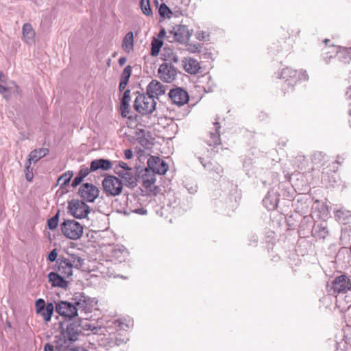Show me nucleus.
Instances as JSON below:
<instances>
[{"instance_id":"nucleus-31","label":"nucleus","mask_w":351,"mask_h":351,"mask_svg":"<svg viewBox=\"0 0 351 351\" xmlns=\"http://www.w3.org/2000/svg\"><path fill=\"white\" fill-rule=\"evenodd\" d=\"M297 75V71L293 70L289 67H286L281 71L280 77L288 80L291 78L296 79Z\"/></svg>"},{"instance_id":"nucleus-26","label":"nucleus","mask_w":351,"mask_h":351,"mask_svg":"<svg viewBox=\"0 0 351 351\" xmlns=\"http://www.w3.org/2000/svg\"><path fill=\"white\" fill-rule=\"evenodd\" d=\"M112 256L120 262L125 261L129 255L128 251L123 246L117 245L112 249Z\"/></svg>"},{"instance_id":"nucleus-60","label":"nucleus","mask_w":351,"mask_h":351,"mask_svg":"<svg viewBox=\"0 0 351 351\" xmlns=\"http://www.w3.org/2000/svg\"><path fill=\"white\" fill-rule=\"evenodd\" d=\"M154 3H155L156 5H158V0H155V1H154Z\"/></svg>"},{"instance_id":"nucleus-38","label":"nucleus","mask_w":351,"mask_h":351,"mask_svg":"<svg viewBox=\"0 0 351 351\" xmlns=\"http://www.w3.org/2000/svg\"><path fill=\"white\" fill-rule=\"evenodd\" d=\"M58 224V213L49 219L47 221L48 228L51 230H54L57 228Z\"/></svg>"},{"instance_id":"nucleus-39","label":"nucleus","mask_w":351,"mask_h":351,"mask_svg":"<svg viewBox=\"0 0 351 351\" xmlns=\"http://www.w3.org/2000/svg\"><path fill=\"white\" fill-rule=\"evenodd\" d=\"M45 302L43 299H38L36 301L35 307L36 313H41L42 311L46 307Z\"/></svg>"},{"instance_id":"nucleus-13","label":"nucleus","mask_w":351,"mask_h":351,"mask_svg":"<svg viewBox=\"0 0 351 351\" xmlns=\"http://www.w3.org/2000/svg\"><path fill=\"white\" fill-rule=\"evenodd\" d=\"M170 33L173 35V38L180 43L188 42L191 36L187 26L184 25H176Z\"/></svg>"},{"instance_id":"nucleus-48","label":"nucleus","mask_w":351,"mask_h":351,"mask_svg":"<svg viewBox=\"0 0 351 351\" xmlns=\"http://www.w3.org/2000/svg\"><path fill=\"white\" fill-rule=\"evenodd\" d=\"M120 169H130L128 165L123 162H120L119 165L115 167L114 171L117 173V171H119Z\"/></svg>"},{"instance_id":"nucleus-18","label":"nucleus","mask_w":351,"mask_h":351,"mask_svg":"<svg viewBox=\"0 0 351 351\" xmlns=\"http://www.w3.org/2000/svg\"><path fill=\"white\" fill-rule=\"evenodd\" d=\"M49 282L53 287H58L60 288H66L68 282L66 280L67 277L63 276L59 272H51L48 275Z\"/></svg>"},{"instance_id":"nucleus-16","label":"nucleus","mask_w":351,"mask_h":351,"mask_svg":"<svg viewBox=\"0 0 351 351\" xmlns=\"http://www.w3.org/2000/svg\"><path fill=\"white\" fill-rule=\"evenodd\" d=\"M165 93V87L158 81L152 80L147 87V93L152 98L158 97Z\"/></svg>"},{"instance_id":"nucleus-22","label":"nucleus","mask_w":351,"mask_h":351,"mask_svg":"<svg viewBox=\"0 0 351 351\" xmlns=\"http://www.w3.org/2000/svg\"><path fill=\"white\" fill-rule=\"evenodd\" d=\"M116 173L123 180H125L127 185L133 186L134 184H136V179L134 176L132 169H120L119 171H117Z\"/></svg>"},{"instance_id":"nucleus-24","label":"nucleus","mask_w":351,"mask_h":351,"mask_svg":"<svg viewBox=\"0 0 351 351\" xmlns=\"http://www.w3.org/2000/svg\"><path fill=\"white\" fill-rule=\"evenodd\" d=\"M263 204L269 210H274L278 206V199L276 194L269 192L263 199Z\"/></svg>"},{"instance_id":"nucleus-35","label":"nucleus","mask_w":351,"mask_h":351,"mask_svg":"<svg viewBox=\"0 0 351 351\" xmlns=\"http://www.w3.org/2000/svg\"><path fill=\"white\" fill-rule=\"evenodd\" d=\"M335 216L339 221L345 223L346 219H348L351 215L348 210L339 209L335 212Z\"/></svg>"},{"instance_id":"nucleus-34","label":"nucleus","mask_w":351,"mask_h":351,"mask_svg":"<svg viewBox=\"0 0 351 351\" xmlns=\"http://www.w3.org/2000/svg\"><path fill=\"white\" fill-rule=\"evenodd\" d=\"M162 45V42L161 40L157 38H154L152 41L151 55L153 56H157Z\"/></svg>"},{"instance_id":"nucleus-53","label":"nucleus","mask_w":351,"mask_h":351,"mask_svg":"<svg viewBox=\"0 0 351 351\" xmlns=\"http://www.w3.org/2000/svg\"><path fill=\"white\" fill-rule=\"evenodd\" d=\"M126 58L125 57H121L119 58V64L121 65V66H123V64H125V63L126 62Z\"/></svg>"},{"instance_id":"nucleus-36","label":"nucleus","mask_w":351,"mask_h":351,"mask_svg":"<svg viewBox=\"0 0 351 351\" xmlns=\"http://www.w3.org/2000/svg\"><path fill=\"white\" fill-rule=\"evenodd\" d=\"M73 173L69 171L59 178L58 182L60 185H66L70 182Z\"/></svg>"},{"instance_id":"nucleus-23","label":"nucleus","mask_w":351,"mask_h":351,"mask_svg":"<svg viewBox=\"0 0 351 351\" xmlns=\"http://www.w3.org/2000/svg\"><path fill=\"white\" fill-rule=\"evenodd\" d=\"M121 48L126 53H131L134 51V34L132 32H129L125 34L122 41Z\"/></svg>"},{"instance_id":"nucleus-20","label":"nucleus","mask_w":351,"mask_h":351,"mask_svg":"<svg viewBox=\"0 0 351 351\" xmlns=\"http://www.w3.org/2000/svg\"><path fill=\"white\" fill-rule=\"evenodd\" d=\"M36 33L30 23H25L22 27V39L28 45L34 43Z\"/></svg>"},{"instance_id":"nucleus-44","label":"nucleus","mask_w":351,"mask_h":351,"mask_svg":"<svg viewBox=\"0 0 351 351\" xmlns=\"http://www.w3.org/2000/svg\"><path fill=\"white\" fill-rule=\"evenodd\" d=\"M90 172H93L91 170H90V167L88 169V167H82L81 168V169L80 170V172H79V175L80 176H82L83 178H84L85 177H86Z\"/></svg>"},{"instance_id":"nucleus-28","label":"nucleus","mask_w":351,"mask_h":351,"mask_svg":"<svg viewBox=\"0 0 351 351\" xmlns=\"http://www.w3.org/2000/svg\"><path fill=\"white\" fill-rule=\"evenodd\" d=\"M214 126L215 128V132H210V139L208 141V143L210 146L219 145L220 143V137H219V130L220 129V126H219V123L215 122Z\"/></svg>"},{"instance_id":"nucleus-17","label":"nucleus","mask_w":351,"mask_h":351,"mask_svg":"<svg viewBox=\"0 0 351 351\" xmlns=\"http://www.w3.org/2000/svg\"><path fill=\"white\" fill-rule=\"evenodd\" d=\"M337 49L338 47L335 46L326 47L324 49V54L327 55L328 53H337V57L341 62L344 64L349 62L351 58L348 49H343L342 50L337 51Z\"/></svg>"},{"instance_id":"nucleus-58","label":"nucleus","mask_w":351,"mask_h":351,"mask_svg":"<svg viewBox=\"0 0 351 351\" xmlns=\"http://www.w3.org/2000/svg\"><path fill=\"white\" fill-rule=\"evenodd\" d=\"M197 51H198L197 47H196L195 49H190V51L193 52V53H195Z\"/></svg>"},{"instance_id":"nucleus-54","label":"nucleus","mask_w":351,"mask_h":351,"mask_svg":"<svg viewBox=\"0 0 351 351\" xmlns=\"http://www.w3.org/2000/svg\"><path fill=\"white\" fill-rule=\"evenodd\" d=\"M346 95L348 98L351 99V86L348 88Z\"/></svg>"},{"instance_id":"nucleus-10","label":"nucleus","mask_w":351,"mask_h":351,"mask_svg":"<svg viewBox=\"0 0 351 351\" xmlns=\"http://www.w3.org/2000/svg\"><path fill=\"white\" fill-rule=\"evenodd\" d=\"M77 308L74 300L73 302L60 301L56 305V312L59 315L69 318L74 317L78 315Z\"/></svg>"},{"instance_id":"nucleus-42","label":"nucleus","mask_w":351,"mask_h":351,"mask_svg":"<svg viewBox=\"0 0 351 351\" xmlns=\"http://www.w3.org/2000/svg\"><path fill=\"white\" fill-rule=\"evenodd\" d=\"M195 37L197 40L201 41H205L208 37V34L204 31H198L196 32Z\"/></svg>"},{"instance_id":"nucleus-41","label":"nucleus","mask_w":351,"mask_h":351,"mask_svg":"<svg viewBox=\"0 0 351 351\" xmlns=\"http://www.w3.org/2000/svg\"><path fill=\"white\" fill-rule=\"evenodd\" d=\"M131 101V97H130V90H126L124 93L123 96L121 99V104H123L124 105L129 104Z\"/></svg>"},{"instance_id":"nucleus-9","label":"nucleus","mask_w":351,"mask_h":351,"mask_svg":"<svg viewBox=\"0 0 351 351\" xmlns=\"http://www.w3.org/2000/svg\"><path fill=\"white\" fill-rule=\"evenodd\" d=\"M78 194L83 200L88 202H93L98 197L99 191L95 185L85 183L80 186Z\"/></svg>"},{"instance_id":"nucleus-30","label":"nucleus","mask_w":351,"mask_h":351,"mask_svg":"<svg viewBox=\"0 0 351 351\" xmlns=\"http://www.w3.org/2000/svg\"><path fill=\"white\" fill-rule=\"evenodd\" d=\"M137 140L140 144L145 148H149L150 143L149 140L145 137L146 132L143 130H138L136 132Z\"/></svg>"},{"instance_id":"nucleus-61","label":"nucleus","mask_w":351,"mask_h":351,"mask_svg":"<svg viewBox=\"0 0 351 351\" xmlns=\"http://www.w3.org/2000/svg\"><path fill=\"white\" fill-rule=\"evenodd\" d=\"M77 351H86V350L82 349V348H81V349L77 350Z\"/></svg>"},{"instance_id":"nucleus-5","label":"nucleus","mask_w":351,"mask_h":351,"mask_svg":"<svg viewBox=\"0 0 351 351\" xmlns=\"http://www.w3.org/2000/svg\"><path fill=\"white\" fill-rule=\"evenodd\" d=\"M60 227L62 234L68 239L77 240L82 236L83 227L75 220H66L61 223Z\"/></svg>"},{"instance_id":"nucleus-11","label":"nucleus","mask_w":351,"mask_h":351,"mask_svg":"<svg viewBox=\"0 0 351 351\" xmlns=\"http://www.w3.org/2000/svg\"><path fill=\"white\" fill-rule=\"evenodd\" d=\"M148 169L153 173L165 174L168 170L167 164L161 158L151 156L147 160Z\"/></svg>"},{"instance_id":"nucleus-2","label":"nucleus","mask_w":351,"mask_h":351,"mask_svg":"<svg viewBox=\"0 0 351 351\" xmlns=\"http://www.w3.org/2000/svg\"><path fill=\"white\" fill-rule=\"evenodd\" d=\"M84 260L75 254H71L67 258H60L58 267V272L64 277L69 278L73 275V269L82 267Z\"/></svg>"},{"instance_id":"nucleus-40","label":"nucleus","mask_w":351,"mask_h":351,"mask_svg":"<svg viewBox=\"0 0 351 351\" xmlns=\"http://www.w3.org/2000/svg\"><path fill=\"white\" fill-rule=\"evenodd\" d=\"M131 72H132V68L130 66H127L122 74H121V80H123V81H125V82H128V80H129V78L131 75Z\"/></svg>"},{"instance_id":"nucleus-12","label":"nucleus","mask_w":351,"mask_h":351,"mask_svg":"<svg viewBox=\"0 0 351 351\" xmlns=\"http://www.w3.org/2000/svg\"><path fill=\"white\" fill-rule=\"evenodd\" d=\"M159 77L167 83L172 82L176 77L177 71L176 68L167 63L162 64L158 69Z\"/></svg>"},{"instance_id":"nucleus-51","label":"nucleus","mask_w":351,"mask_h":351,"mask_svg":"<svg viewBox=\"0 0 351 351\" xmlns=\"http://www.w3.org/2000/svg\"><path fill=\"white\" fill-rule=\"evenodd\" d=\"M127 84H128V82L121 80L120 84H119L120 90H123L125 88Z\"/></svg>"},{"instance_id":"nucleus-56","label":"nucleus","mask_w":351,"mask_h":351,"mask_svg":"<svg viewBox=\"0 0 351 351\" xmlns=\"http://www.w3.org/2000/svg\"><path fill=\"white\" fill-rule=\"evenodd\" d=\"M166 32H165V29H162V31H160V34H159V36H162V35H165Z\"/></svg>"},{"instance_id":"nucleus-52","label":"nucleus","mask_w":351,"mask_h":351,"mask_svg":"<svg viewBox=\"0 0 351 351\" xmlns=\"http://www.w3.org/2000/svg\"><path fill=\"white\" fill-rule=\"evenodd\" d=\"M45 351H54L53 346L50 344L45 345Z\"/></svg>"},{"instance_id":"nucleus-50","label":"nucleus","mask_w":351,"mask_h":351,"mask_svg":"<svg viewBox=\"0 0 351 351\" xmlns=\"http://www.w3.org/2000/svg\"><path fill=\"white\" fill-rule=\"evenodd\" d=\"M124 155H125V158L131 159L133 156V152H132V149H128L125 150Z\"/></svg>"},{"instance_id":"nucleus-33","label":"nucleus","mask_w":351,"mask_h":351,"mask_svg":"<svg viewBox=\"0 0 351 351\" xmlns=\"http://www.w3.org/2000/svg\"><path fill=\"white\" fill-rule=\"evenodd\" d=\"M158 13L163 19H170L173 14L171 10L165 3H162L158 8Z\"/></svg>"},{"instance_id":"nucleus-47","label":"nucleus","mask_w":351,"mask_h":351,"mask_svg":"<svg viewBox=\"0 0 351 351\" xmlns=\"http://www.w3.org/2000/svg\"><path fill=\"white\" fill-rule=\"evenodd\" d=\"M83 179L84 178L78 174L73 180L72 186H76L79 185L82 182Z\"/></svg>"},{"instance_id":"nucleus-43","label":"nucleus","mask_w":351,"mask_h":351,"mask_svg":"<svg viewBox=\"0 0 351 351\" xmlns=\"http://www.w3.org/2000/svg\"><path fill=\"white\" fill-rule=\"evenodd\" d=\"M121 115L123 117H128L129 112H130V105L129 104L124 105L123 104H121Z\"/></svg>"},{"instance_id":"nucleus-7","label":"nucleus","mask_w":351,"mask_h":351,"mask_svg":"<svg viewBox=\"0 0 351 351\" xmlns=\"http://www.w3.org/2000/svg\"><path fill=\"white\" fill-rule=\"evenodd\" d=\"M75 304L77 307V311L80 313L87 314L91 313L96 308L97 302L94 298H90L84 294L76 295L74 298Z\"/></svg>"},{"instance_id":"nucleus-37","label":"nucleus","mask_w":351,"mask_h":351,"mask_svg":"<svg viewBox=\"0 0 351 351\" xmlns=\"http://www.w3.org/2000/svg\"><path fill=\"white\" fill-rule=\"evenodd\" d=\"M25 173L26 180L31 182L33 180L34 174L33 168L31 167V164L29 162H26Z\"/></svg>"},{"instance_id":"nucleus-32","label":"nucleus","mask_w":351,"mask_h":351,"mask_svg":"<svg viewBox=\"0 0 351 351\" xmlns=\"http://www.w3.org/2000/svg\"><path fill=\"white\" fill-rule=\"evenodd\" d=\"M140 8L143 13L147 16H152L153 14L149 0H141Z\"/></svg>"},{"instance_id":"nucleus-8","label":"nucleus","mask_w":351,"mask_h":351,"mask_svg":"<svg viewBox=\"0 0 351 351\" xmlns=\"http://www.w3.org/2000/svg\"><path fill=\"white\" fill-rule=\"evenodd\" d=\"M102 185L104 191L110 195L117 196L122 191L121 181L115 176H108L106 177L103 182Z\"/></svg>"},{"instance_id":"nucleus-62","label":"nucleus","mask_w":351,"mask_h":351,"mask_svg":"<svg viewBox=\"0 0 351 351\" xmlns=\"http://www.w3.org/2000/svg\"><path fill=\"white\" fill-rule=\"evenodd\" d=\"M328 42H329V40H328V39L325 40L326 43H327Z\"/></svg>"},{"instance_id":"nucleus-14","label":"nucleus","mask_w":351,"mask_h":351,"mask_svg":"<svg viewBox=\"0 0 351 351\" xmlns=\"http://www.w3.org/2000/svg\"><path fill=\"white\" fill-rule=\"evenodd\" d=\"M3 73L0 72V93L8 99L11 95L19 92L18 86L12 81L6 82L3 79Z\"/></svg>"},{"instance_id":"nucleus-25","label":"nucleus","mask_w":351,"mask_h":351,"mask_svg":"<svg viewBox=\"0 0 351 351\" xmlns=\"http://www.w3.org/2000/svg\"><path fill=\"white\" fill-rule=\"evenodd\" d=\"M48 154V149L45 148H40L38 149H34L30 152L28 156V158L27 162L32 164V162H36L41 158L44 157Z\"/></svg>"},{"instance_id":"nucleus-4","label":"nucleus","mask_w":351,"mask_h":351,"mask_svg":"<svg viewBox=\"0 0 351 351\" xmlns=\"http://www.w3.org/2000/svg\"><path fill=\"white\" fill-rule=\"evenodd\" d=\"M351 290V279L349 276L342 274L335 278L328 286V292L332 295L346 293Z\"/></svg>"},{"instance_id":"nucleus-59","label":"nucleus","mask_w":351,"mask_h":351,"mask_svg":"<svg viewBox=\"0 0 351 351\" xmlns=\"http://www.w3.org/2000/svg\"><path fill=\"white\" fill-rule=\"evenodd\" d=\"M349 114L351 116V103L350 104Z\"/></svg>"},{"instance_id":"nucleus-55","label":"nucleus","mask_w":351,"mask_h":351,"mask_svg":"<svg viewBox=\"0 0 351 351\" xmlns=\"http://www.w3.org/2000/svg\"><path fill=\"white\" fill-rule=\"evenodd\" d=\"M132 326V322H131L130 320L128 321V323L125 324L126 328H130Z\"/></svg>"},{"instance_id":"nucleus-27","label":"nucleus","mask_w":351,"mask_h":351,"mask_svg":"<svg viewBox=\"0 0 351 351\" xmlns=\"http://www.w3.org/2000/svg\"><path fill=\"white\" fill-rule=\"evenodd\" d=\"M155 182L156 178L154 173H152V171L147 168L145 169V174L143 176V185L147 189L151 188Z\"/></svg>"},{"instance_id":"nucleus-57","label":"nucleus","mask_w":351,"mask_h":351,"mask_svg":"<svg viewBox=\"0 0 351 351\" xmlns=\"http://www.w3.org/2000/svg\"><path fill=\"white\" fill-rule=\"evenodd\" d=\"M172 60L174 62H177L178 61V58L177 56H173V58H172Z\"/></svg>"},{"instance_id":"nucleus-46","label":"nucleus","mask_w":351,"mask_h":351,"mask_svg":"<svg viewBox=\"0 0 351 351\" xmlns=\"http://www.w3.org/2000/svg\"><path fill=\"white\" fill-rule=\"evenodd\" d=\"M57 256H58V254H57V252H56V250L54 249L48 255V259L49 261H50L51 262H53L54 261L56 258H57Z\"/></svg>"},{"instance_id":"nucleus-49","label":"nucleus","mask_w":351,"mask_h":351,"mask_svg":"<svg viewBox=\"0 0 351 351\" xmlns=\"http://www.w3.org/2000/svg\"><path fill=\"white\" fill-rule=\"evenodd\" d=\"M132 212L142 215H146L147 213V210L143 208L135 209Z\"/></svg>"},{"instance_id":"nucleus-6","label":"nucleus","mask_w":351,"mask_h":351,"mask_svg":"<svg viewBox=\"0 0 351 351\" xmlns=\"http://www.w3.org/2000/svg\"><path fill=\"white\" fill-rule=\"evenodd\" d=\"M68 210L73 217L83 219L90 213V208L82 200L73 199L68 203Z\"/></svg>"},{"instance_id":"nucleus-1","label":"nucleus","mask_w":351,"mask_h":351,"mask_svg":"<svg viewBox=\"0 0 351 351\" xmlns=\"http://www.w3.org/2000/svg\"><path fill=\"white\" fill-rule=\"evenodd\" d=\"M80 332L81 329L79 326L72 324H69L66 329L62 330L60 336H56L57 346L60 350L67 349L73 342L77 339Z\"/></svg>"},{"instance_id":"nucleus-15","label":"nucleus","mask_w":351,"mask_h":351,"mask_svg":"<svg viewBox=\"0 0 351 351\" xmlns=\"http://www.w3.org/2000/svg\"><path fill=\"white\" fill-rule=\"evenodd\" d=\"M169 97L172 102L179 106H183L189 101V95L186 91L178 88L169 92Z\"/></svg>"},{"instance_id":"nucleus-21","label":"nucleus","mask_w":351,"mask_h":351,"mask_svg":"<svg viewBox=\"0 0 351 351\" xmlns=\"http://www.w3.org/2000/svg\"><path fill=\"white\" fill-rule=\"evenodd\" d=\"M112 168V162L107 159L94 160L90 162V170L96 171L99 169L107 171Z\"/></svg>"},{"instance_id":"nucleus-45","label":"nucleus","mask_w":351,"mask_h":351,"mask_svg":"<svg viewBox=\"0 0 351 351\" xmlns=\"http://www.w3.org/2000/svg\"><path fill=\"white\" fill-rule=\"evenodd\" d=\"M296 78H298L300 80H306L308 79V74L305 71H301L300 73L298 72Z\"/></svg>"},{"instance_id":"nucleus-29","label":"nucleus","mask_w":351,"mask_h":351,"mask_svg":"<svg viewBox=\"0 0 351 351\" xmlns=\"http://www.w3.org/2000/svg\"><path fill=\"white\" fill-rule=\"evenodd\" d=\"M54 311V306L52 303H48L46 305V307L42 311L41 313L38 314L40 315L43 319L47 322L51 320V316L53 315Z\"/></svg>"},{"instance_id":"nucleus-3","label":"nucleus","mask_w":351,"mask_h":351,"mask_svg":"<svg viewBox=\"0 0 351 351\" xmlns=\"http://www.w3.org/2000/svg\"><path fill=\"white\" fill-rule=\"evenodd\" d=\"M156 102L152 97L148 95L139 94L135 99L134 107L142 114L152 113L156 108Z\"/></svg>"},{"instance_id":"nucleus-63","label":"nucleus","mask_w":351,"mask_h":351,"mask_svg":"<svg viewBox=\"0 0 351 351\" xmlns=\"http://www.w3.org/2000/svg\"><path fill=\"white\" fill-rule=\"evenodd\" d=\"M84 326H85V327H88V324H86L84 325Z\"/></svg>"},{"instance_id":"nucleus-19","label":"nucleus","mask_w":351,"mask_h":351,"mask_svg":"<svg viewBox=\"0 0 351 351\" xmlns=\"http://www.w3.org/2000/svg\"><path fill=\"white\" fill-rule=\"evenodd\" d=\"M182 65L186 72L190 74H196L200 69L197 60L191 57H186L182 60Z\"/></svg>"}]
</instances>
